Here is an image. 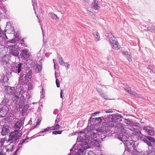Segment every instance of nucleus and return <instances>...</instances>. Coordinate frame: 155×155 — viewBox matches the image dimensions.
<instances>
[{
    "label": "nucleus",
    "mask_w": 155,
    "mask_h": 155,
    "mask_svg": "<svg viewBox=\"0 0 155 155\" xmlns=\"http://www.w3.org/2000/svg\"><path fill=\"white\" fill-rule=\"evenodd\" d=\"M8 129L7 127H3L2 129L1 132L2 135L4 136L6 135L8 133Z\"/></svg>",
    "instance_id": "obj_20"
},
{
    "label": "nucleus",
    "mask_w": 155,
    "mask_h": 155,
    "mask_svg": "<svg viewBox=\"0 0 155 155\" xmlns=\"http://www.w3.org/2000/svg\"><path fill=\"white\" fill-rule=\"evenodd\" d=\"M9 56L8 55H5L3 56L1 60V62L3 64H7L9 60Z\"/></svg>",
    "instance_id": "obj_14"
},
{
    "label": "nucleus",
    "mask_w": 155,
    "mask_h": 155,
    "mask_svg": "<svg viewBox=\"0 0 155 155\" xmlns=\"http://www.w3.org/2000/svg\"><path fill=\"white\" fill-rule=\"evenodd\" d=\"M10 143L6 146V152L12 151L13 150L14 145L12 144V142H10Z\"/></svg>",
    "instance_id": "obj_17"
},
{
    "label": "nucleus",
    "mask_w": 155,
    "mask_h": 155,
    "mask_svg": "<svg viewBox=\"0 0 155 155\" xmlns=\"http://www.w3.org/2000/svg\"><path fill=\"white\" fill-rule=\"evenodd\" d=\"M115 116H114V117H116V119H119V118H121V116L120 115H114Z\"/></svg>",
    "instance_id": "obj_38"
},
{
    "label": "nucleus",
    "mask_w": 155,
    "mask_h": 155,
    "mask_svg": "<svg viewBox=\"0 0 155 155\" xmlns=\"http://www.w3.org/2000/svg\"><path fill=\"white\" fill-rule=\"evenodd\" d=\"M21 55L25 59L27 58L30 57V53L28 50H23L22 51Z\"/></svg>",
    "instance_id": "obj_13"
},
{
    "label": "nucleus",
    "mask_w": 155,
    "mask_h": 155,
    "mask_svg": "<svg viewBox=\"0 0 155 155\" xmlns=\"http://www.w3.org/2000/svg\"><path fill=\"white\" fill-rule=\"evenodd\" d=\"M3 36H5L6 38L7 39V38L6 37V34L5 32H4L3 31L1 30V29H0V42L2 41V37L3 36Z\"/></svg>",
    "instance_id": "obj_21"
},
{
    "label": "nucleus",
    "mask_w": 155,
    "mask_h": 155,
    "mask_svg": "<svg viewBox=\"0 0 155 155\" xmlns=\"http://www.w3.org/2000/svg\"><path fill=\"white\" fill-rule=\"evenodd\" d=\"M22 135L21 133L18 132L17 131H14L11 133L9 136L8 141L12 142H15L18 140Z\"/></svg>",
    "instance_id": "obj_6"
},
{
    "label": "nucleus",
    "mask_w": 155,
    "mask_h": 155,
    "mask_svg": "<svg viewBox=\"0 0 155 155\" xmlns=\"http://www.w3.org/2000/svg\"><path fill=\"white\" fill-rule=\"evenodd\" d=\"M126 91L130 94H132V92H131V91L130 88L128 87L126 88Z\"/></svg>",
    "instance_id": "obj_36"
},
{
    "label": "nucleus",
    "mask_w": 155,
    "mask_h": 155,
    "mask_svg": "<svg viewBox=\"0 0 155 155\" xmlns=\"http://www.w3.org/2000/svg\"><path fill=\"white\" fill-rule=\"evenodd\" d=\"M102 121L101 117L93 118L92 119V122L94 125H96L101 123Z\"/></svg>",
    "instance_id": "obj_15"
},
{
    "label": "nucleus",
    "mask_w": 155,
    "mask_h": 155,
    "mask_svg": "<svg viewBox=\"0 0 155 155\" xmlns=\"http://www.w3.org/2000/svg\"><path fill=\"white\" fill-rule=\"evenodd\" d=\"M16 41V40L15 39H13L10 41V42L11 43H15Z\"/></svg>",
    "instance_id": "obj_43"
},
{
    "label": "nucleus",
    "mask_w": 155,
    "mask_h": 155,
    "mask_svg": "<svg viewBox=\"0 0 155 155\" xmlns=\"http://www.w3.org/2000/svg\"><path fill=\"white\" fill-rule=\"evenodd\" d=\"M108 39L111 44L112 48L114 49H118L120 48L117 40L112 34H110L108 35Z\"/></svg>",
    "instance_id": "obj_5"
},
{
    "label": "nucleus",
    "mask_w": 155,
    "mask_h": 155,
    "mask_svg": "<svg viewBox=\"0 0 155 155\" xmlns=\"http://www.w3.org/2000/svg\"><path fill=\"white\" fill-rule=\"evenodd\" d=\"M19 49L18 46L12 47L10 49V54L15 57H18L19 54Z\"/></svg>",
    "instance_id": "obj_8"
},
{
    "label": "nucleus",
    "mask_w": 155,
    "mask_h": 155,
    "mask_svg": "<svg viewBox=\"0 0 155 155\" xmlns=\"http://www.w3.org/2000/svg\"><path fill=\"white\" fill-rule=\"evenodd\" d=\"M109 123H110V124H111V125H110V127H113L114 126V125L112 124V122H109Z\"/></svg>",
    "instance_id": "obj_47"
},
{
    "label": "nucleus",
    "mask_w": 155,
    "mask_h": 155,
    "mask_svg": "<svg viewBox=\"0 0 155 155\" xmlns=\"http://www.w3.org/2000/svg\"><path fill=\"white\" fill-rule=\"evenodd\" d=\"M64 65L66 67V68L68 69L69 68V65L67 63H64Z\"/></svg>",
    "instance_id": "obj_37"
},
{
    "label": "nucleus",
    "mask_w": 155,
    "mask_h": 155,
    "mask_svg": "<svg viewBox=\"0 0 155 155\" xmlns=\"http://www.w3.org/2000/svg\"><path fill=\"white\" fill-rule=\"evenodd\" d=\"M85 132H84V131H80L79 132V133H80V134H81L82 133H84Z\"/></svg>",
    "instance_id": "obj_52"
},
{
    "label": "nucleus",
    "mask_w": 155,
    "mask_h": 155,
    "mask_svg": "<svg viewBox=\"0 0 155 155\" xmlns=\"http://www.w3.org/2000/svg\"><path fill=\"white\" fill-rule=\"evenodd\" d=\"M54 59H53V62H54V68L55 69V62H54Z\"/></svg>",
    "instance_id": "obj_53"
},
{
    "label": "nucleus",
    "mask_w": 155,
    "mask_h": 155,
    "mask_svg": "<svg viewBox=\"0 0 155 155\" xmlns=\"http://www.w3.org/2000/svg\"><path fill=\"white\" fill-rule=\"evenodd\" d=\"M21 44L23 46L26 47L27 46L25 44L24 42H21Z\"/></svg>",
    "instance_id": "obj_46"
},
{
    "label": "nucleus",
    "mask_w": 155,
    "mask_h": 155,
    "mask_svg": "<svg viewBox=\"0 0 155 155\" xmlns=\"http://www.w3.org/2000/svg\"><path fill=\"white\" fill-rule=\"evenodd\" d=\"M11 91L10 93L12 95V100L14 102H17L18 99L21 101L23 102L25 100L24 97L22 95L23 91H15L14 87H10Z\"/></svg>",
    "instance_id": "obj_3"
},
{
    "label": "nucleus",
    "mask_w": 155,
    "mask_h": 155,
    "mask_svg": "<svg viewBox=\"0 0 155 155\" xmlns=\"http://www.w3.org/2000/svg\"><path fill=\"white\" fill-rule=\"evenodd\" d=\"M28 107H29V106L28 105L25 104L24 105V108L25 109H28Z\"/></svg>",
    "instance_id": "obj_42"
},
{
    "label": "nucleus",
    "mask_w": 155,
    "mask_h": 155,
    "mask_svg": "<svg viewBox=\"0 0 155 155\" xmlns=\"http://www.w3.org/2000/svg\"><path fill=\"white\" fill-rule=\"evenodd\" d=\"M120 121H123V122L125 123L126 124L130 125V122L128 120L126 119H124V118L120 120Z\"/></svg>",
    "instance_id": "obj_28"
},
{
    "label": "nucleus",
    "mask_w": 155,
    "mask_h": 155,
    "mask_svg": "<svg viewBox=\"0 0 155 155\" xmlns=\"http://www.w3.org/2000/svg\"><path fill=\"white\" fill-rule=\"evenodd\" d=\"M96 2L95 1L94 3V4L93 5V7L95 9H99L100 7L97 5Z\"/></svg>",
    "instance_id": "obj_31"
},
{
    "label": "nucleus",
    "mask_w": 155,
    "mask_h": 155,
    "mask_svg": "<svg viewBox=\"0 0 155 155\" xmlns=\"http://www.w3.org/2000/svg\"><path fill=\"white\" fill-rule=\"evenodd\" d=\"M49 15L50 17H51L53 19H57L58 18L57 16L53 13L50 14Z\"/></svg>",
    "instance_id": "obj_26"
},
{
    "label": "nucleus",
    "mask_w": 155,
    "mask_h": 155,
    "mask_svg": "<svg viewBox=\"0 0 155 155\" xmlns=\"http://www.w3.org/2000/svg\"><path fill=\"white\" fill-rule=\"evenodd\" d=\"M136 118H137V116H136Z\"/></svg>",
    "instance_id": "obj_59"
},
{
    "label": "nucleus",
    "mask_w": 155,
    "mask_h": 155,
    "mask_svg": "<svg viewBox=\"0 0 155 155\" xmlns=\"http://www.w3.org/2000/svg\"><path fill=\"white\" fill-rule=\"evenodd\" d=\"M94 153L91 151H89L87 153V155H94Z\"/></svg>",
    "instance_id": "obj_40"
},
{
    "label": "nucleus",
    "mask_w": 155,
    "mask_h": 155,
    "mask_svg": "<svg viewBox=\"0 0 155 155\" xmlns=\"http://www.w3.org/2000/svg\"><path fill=\"white\" fill-rule=\"evenodd\" d=\"M52 127L51 128V129H49V130H55V128H54V126H52V127Z\"/></svg>",
    "instance_id": "obj_49"
},
{
    "label": "nucleus",
    "mask_w": 155,
    "mask_h": 155,
    "mask_svg": "<svg viewBox=\"0 0 155 155\" xmlns=\"http://www.w3.org/2000/svg\"><path fill=\"white\" fill-rule=\"evenodd\" d=\"M59 121V119H57L55 120V123H57Z\"/></svg>",
    "instance_id": "obj_50"
},
{
    "label": "nucleus",
    "mask_w": 155,
    "mask_h": 155,
    "mask_svg": "<svg viewBox=\"0 0 155 155\" xmlns=\"http://www.w3.org/2000/svg\"><path fill=\"white\" fill-rule=\"evenodd\" d=\"M136 155H153L152 151L148 150L144 153L143 152H139L136 150Z\"/></svg>",
    "instance_id": "obj_16"
},
{
    "label": "nucleus",
    "mask_w": 155,
    "mask_h": 155,
    "mask_svg": "<svg viewBox=\"0 0 155 155\" xmlns=\"http://www.w3.org/2000/svg\"><path fill=\"white\" fill-rule=\"evenodd\" d=\"M62 131L59 130L58 131H54L52 132V134L53 135H56L57 134H61L62 133Z\"/></svg>",
    "instance_id": "obj_32"
},
{
    "label": "nucleus",
    "mask_w": 155,
    "mask_h": 155,
    "mask_svg": "<svg viewBox=\"0 0 155 155\" xmlns=\"http://www.w3.org/2000/svg\"><path fill=\"white\" fill-rule=\"evenodd\" d=\"M19 150V149H18L16 150L15 152V153H14L15 155H16L17 154V152L18 150Z\"/></svg>",
    "instance_id": "obj_51"
},
{
    "label": "nucleus",
    "mask_w": 155,
    "mask_h": 155,
    "mask_svg": "<svg viewBox=\"0 0 155 155\" xmlns=\"http://www.w3.org/2000/svg\"><path fill=\"white\" fill-rule=\"evenodd\" d=\"M100 113V112H96L94 113L93 114V116H95L97 114H99Z\"/></svg>",
    "instance_id": "obj_45"
},
{
    "label": "nucleus",
    "mask_w": 155,
    "mask_h": 155,
    "mask_svg": "<svg viewBox=\"0 0 155 155\" xmlns=\"http://www.w3.org/2000/svg\"><path fill=\"white\" fill-rule=\"evenodd\" d=\"M35 71L36 72L38 73L41 70V66L39 65H37L35 66Z\"/></svg>",
    "instance_id": "obj_25"
},
{
    "label": "nucleus",
    "mask_w": 155,
    "mask_h": 155,
    "mask_svg": "<svg viewBox=\"0 0 155 155\" xmlns=\"http://www.w3.org/2000/svg\"><path fill=\"white\" fill-rule=\"evenodd\" d=\"M121 53L123 56L126 57L129 61H132L131 57L129 52L126 51H122Z\"/></svg>",
    "instance_id": "obj_12"
},
{
    "label": "nucleus",
    "mask_w": 155,
    "mask_h": 155,
    "mask_svg": "<svg viewBox=\"0 0 155 155\" xmlns=\"http://www.w3.org/2000/svg\"><path fill=\"white\" fill-rule=\"evenodd\" d=\"M136 96L137 95V94L136 93Z\"/></svg>",
    "instance_id": "obj_58"
},
{
    "label": "nucleus",
    "mask_w": 155,
    "mask_h": 155,
    "mask_svg": "<svg viewBox=\"0 0 155 155\" xmlns=\"http://www.w3.org/2000/svg\"><path fill=\"white\" fill-rule=\"evenodd\" d=\"M33 86L31 84L28 85V88L29 90H31Z\"/></svg>",
    "instance_id": "obj_41"
},
{
    "label": "nucleus",
    "mask_w": 155,
    "mask_h": 155,
    "mask_svg": "<svg viewBox=\"0 0 155 155\" xmlns=\"http://www.w3.org/2000/svg\"><path fill=\"white\" fill-rule=\"evenodd\" d=\"M24 75V74L23 73H21L20 74V77L19 78V81H20L22 80V78Z\"/></svg>",
    "instance_id": "obj_35"
},
{
    "label": "nucleus",
    "mask_w": 155,
    "mask_h": 155,
    "mask_svg": "<svg viewBox=\"0 0 155 155\" xmlns=\"http://www.w3.org/2000/svg\"><path fill=\"white\" fill-rule=\"evenodd\" d=\"M139 124L136 122V139H137V140H140V141L146 143L148 146L152 147V144L151 143L146 139V138H144L145 136L142 134L141 133V129H142L140 127V130H137L138 127L139 128V126H138V125Z\"/></svg>",
    "instance_id": "obj_4"
},
{
    "label": "nucleus",
    "mask_w": 155,
    "mask_h": 155,
    "mask_svg": "<svg viewBox=\"0 0 155 155\" xmlns=\"http://www.w3.org/2000/svg\"><path fill=\"white\" fill-rule=\"evenodd\" d=\"M21 42H24V40L23 39H22L21 40Z\"/></svg>",
    "instance_id": "obj_56"
},
{
    "label": "nucleus",
    "mask_w": 155,
    "mask_h": 155,
    "mask_svg": "<svg viewBox=\"0 0 155 155\" xmlns=\"http://www.w3.org/2000/svg\"><path fill=\"white\" fill-rule=\"evenodd\" d=\"M40 121H41V120H40L39 121V119L38 120V122H37L36 125H39L40 122Z\"/></svg>",
    "instance_id": "obj_48"
},
{
    "label": "nucleus",
    "mask_w": 155,
    "mask_h": 155,
    "mask_svg": "<svg viewBox=\"0 0 155 155\" xmlns=\"http://www.w3.org/2000/svg\"><path fill=\"white\" fill-rule=\"evenodd\" d=\"M147 29L149 31H151L152 32L154 31L155 29V27L153 26H149L147 27Z\"/></svg>",
    "instance_id": "obj_29"
},
{
    "label": "nucleus",
    "mask_w": 155,
    "mask_h": 155,
    "mask_svg": "<svg viewBox=\"0 0 155 155\" xmlns=\"http://www.w3.org/2000/svg\"><path fill=\"white\" fill-rule=\"evenodd\" d=\"M117 130L120 131L122 134L120 135V139L122 141L125 145L127 146V147L131 149L133 148L134 150H135L136 146L135 145V141L132 140L130 141H128V137L127 135H124L123 134H127L129 132V128L127 126L125 125V124H118L117 125Z\"/></svg>",
    "instance_id": "obj_2"
},
{
    "label": "nucleus",
    "mask_w": 155,
    "mask_h": 155,
    "mask_svg": "<svg viewBox=\"0 0 155 155\" xmlns=\"http://www.w3.org/2000/svg\"><path fill=\"white\" fill-rule=\"evenodd\" d=\"M102 137L101 136V139H102Z\"/></svg>",
    "instance_id": "obj_60"
},
{
    "label": "nucleus",
    "mask_w": 155,
    "mask_h": 155,
    "mask_svg": "<svg viewBox=\"0 0 155 155\" xmlns=\"http://www.w3.org/2000/svg\"><path fill=\"white\" fill-rule=\"evenodd\" d=\"M35 103H33V104H35Z\"/></svg>",
    "instance_id": "obj_57"
},
{
    "label": "nucleus",
    "mask_w": 155,
    "mask_h": 155,
    "mask_svg": "<svg viewBox=\"0 0 155 155\" xmlns=\"http://www.w3.org/2000/svg\"><path fill=\"white\" fill-rule=\"evenodd\" d=\"M96 89L97 90V91L98 92L99 94H100V95H101L102 97L104 98V94L103 93L101 89L98 90L97 88H96Z\"/></svg>",
    "instance_id": "obj_27"
},
{
    "label": "nucleus",
    "mask_w": 155,
    "mask_h": 155,
    "mask_svg": "<svg viewBox=\"0 0 155 155\" xmlns=\"http://www.w3.org/2000/svg\"><path fill=\"white\" fill-rule=\"evenodd\" d=\"M58 58L59 59V61L60 64L61 65H63L64 63L63 58L60 55H58Z\"/></svg>",
    "instance_id": "obj_24"
},
{
    "label": "nucleus",
    "mask_w": 155,
    "mask_h": 155,
    "mask_svg": "<svg viewBox=\"0 0 155 155\" xmlns=\"http://www.w3.org/2000/svg\"><path fill=\"white\" fill-rule=\"evenodd\" d=\"M32 74L31 71L30 70L26 74L25 76V79L27 80H29L31 77Z\"/></svg>",
    "instance_id": "obj_19"
},
{
    "label": "nucleus",
    "mask_w": 155,
    "mask_h": 155,
    "mask_svg": "<svg viewBox=\"0 0 155 155\" xmlns=\"http://www.w3.org/2000/svg\"><path fill=\"white\" fill-rule=\"evenodd\" d=\"M56 78V83L57 85V87H60V83L59 80H58L57 78L56 77V76H55Z\"/></svg>",
    "instance_id": "obj_34"
},
{
    "label": "nucleus",
    "mask_w": 155,
    "mask_h": 155,
    "mask_svg": "<svg viewBox=\"0 0 155 155\" xmlns=\"http://www.w3.org/2000/svg\"><path fill=\"white\" fill-rule=\"evenodd\" d=\"M93 34L95 38V40L98 41L99 40L100 38V36L99 33L96 31H94L93 32Z\"/></svg>",
    "instance_id": "obj_18"
},
{
    "label": "nucleus",
    "mask_w": 155,
    "mask_h": 155,
    "mask_svg": "<svg viewBox=\"0 0 155 155\" xmlns=\"http://www.w3.org/2000/svg\"><path fill=\"white\" fill-rule=\"evenodd\" d=\"M5 141V140L4 139H1L0 140V147H2L4 145Z\"/></svg>",
    "instance_id": "obj_33"
},
{
    "label": "nucleus",
    "mask_w": 155,
    "mask_h": 155,
    "mask_svg": "<svg viewBox=\"0 0 155 155\" xmlns=\"http://www.w3.org/2000/svg\"><path fill=\"white\" fill-rule=\"evenodd\" d=\"M26 140V139H25V140H23L21 143V144L23 143V142H24Z\"/></svg>",
    "instance_id": "obj_55"
},
{
    "label": "nucleus",
    "mask_w": 155,
    "mask_h": 155,
    "mask_svg": "<svg viewBox=\"0 0 155 155\" xmlns=\"http://www.w3.org/2000/svg\"><path fill=\"white\" fill-rule=\"evenodd\" d=\"M62 90H61V93H60V96L61 98H63V97L64 96V95H63L62 94Z\"/></svg>",
    "instance_id": "obj_44"
},
{
    "label": "nucleus",
    "mask_w": 155,
    "mask_h": 155,
    "mask_svg": "<svg viewBox=\"0 0 155 155\" xmlns=\"http://www.w3.org/2000/svg\"><path fill=\"white\" fill-rule=\"evenodd\" d=\"M60 125L59 124H57L54 126V129L55 130L59 129L60 128Z\"/></svg>",
    "instance_id": "obj_39"
},
{
    "label": "nucleus",
    "mask_w": 155,
    "mask_h": 155,
    "mask_svg": "<svg viewBox=\"0 0 155 155\" xmlns=\"http://www.w3.org/2000/svg\"><path fill=\"white\" fill-rule=\"evenodd\" d=\"M51 127H48L44 129V130L41 131L39 133H43L44 132H46L47 131H48L49 130V129H51Z\"/></svg>",
    "instance_id": "obj_30"
},
{
    "label": "nucleus",
    "mask_w": 155,
    "mask_h": 155,
    "mask_svg": "<svg viewBox=\"0 0 155 155\" xmlns=\"http://www.w3.org/2000/svg\"><path fill=\"white\" fill-rule=\"evenodd\" d=\"M143 130L150 136H153L154 134V130L153 127H151L145 126L143 127Z\"/></svg>",
    "instance_id": "obj_9"
},
{
    "label": "nucleus",
    "mask_w": 155,
    "mask_h": 155,
    "mask_svg": "<svg viewBox=\"0 0 155 155\" xmlns=\"http://www.w3.org/2000/svg\"><path fill=\"white\" fill-rule=\"evenodd\" d=\"M87 129H89V130L86 133L84 137L80 136L77 139V143H79L78 144L81 145L82 147H80L77 152L74 153H71L69 155H82L84 150L90 148L89 146H83L87 145L89 141L91 142V140L97 137V134L100 138V135L102 134H104V130L102 128L92 129L91 128L89 129L88 127Z\"/></svg>",
    "instance_id": "obj_1"
},
{
    "label": "nucleus",
    "mask_w": 155,
    "mask_h": 155,
    "mask_svg": "<svg viewBox=\"0 0 155 155\" xmlns=\"http://www.w3.org/2000/svg\"><path fill=\"white\" fill-rule=\"evenodd\" d=\"M92 145L96 147H99V144L98 140H94L92 141Z\"/></svg>",
    "instance_id": "obj_23"
},
{
    "label": "nucleus",
    "mask_w": 155,
    "mask_h": 155,
    "mask_svg": "<svg viewBox=\"0 0 155 155\" xmlns=\"http://www.w3.org/2000/svg\"><path fill=\"white\" fill-rule=\"evenodd\" d=\"M23 121L21 120H19L15 124L14 126V128L15 129L14 131H17L18 132H19L18 130L23 126Z\"/></svg>",
    "instance_id": "obj_10"
},
{
    "label": "nucleus",
    "mask_w": 155,
    "mask_h": 155,
    "mask_svg": "<svg viewBox=\"0 0 155 155\" xmlns=\"http://www.w3.org/2000/svg\"><path fill=\"white\" fill-rule=\"evenodd\" d=\"M23 68L22 66V64L21 63L17 64L12 68V71L15 73H19Z\"/></svg>",
    "instance_id": "obj_11"
},
{
    "label": "nucleus",
    "mask_w": 155,
    "mask_h": 155,
    "mask_svg": "<svg viewBox=\"0 0 155 155\" xmlns=\"http://www.w3.org/2000/svg\"><path fill=\"white\" fill-rule=\"evenodd\" d=\"M9 110L8 107L4 105L2 106L0 105V116L4 117L7 114Z\"/></svg>",
    "instance_id": "obj_7"
},
{
    "label": "nucleus",
    "mask_w": 155,
    "mask_h": 155,
    "mask_svg": "<svg viewBox=\"0 0 155 155\" xmlns=\"http://www.w3.org/2000/svg\"><path fill=\"white\" fill-rule=\"evenodd\" d=\"M147 138L148 139V140L150 141V142H152L154 143V144L155 145V139L153 137H152L147 136Z\"/></svg>",
    "instance_id": "obj_22"
},
{
    "label": "nucleus",
    "mask_w": 155,
    "mask_h": 155,
    "mask_svg": "<svg viewBox=\"0 0 155 155\" xmlns=\"http://www.w3.org/2000/svg\"><path fill=\"white\" fill-rule=\"evenodd\" d=\"M154 146H155V145H154Z\"/></svg>",
    "instance_id": "obj_61"
},
{
    "label": "nucleus",
    "mask_w": 155,
    "mask_h": 155,
    "mask_svg": "<svg viewBox=\"0 0 155 155\" xmlns=\"http://www.w3.org/2000/svg\"><path fill=\"white\" fill-rule=\"evenodd\" d=\"M111 111H109V110H107V111H106V113H110V112Z\"/></svg>",
    "instance_id": "obj_54"
}]
</instances>
